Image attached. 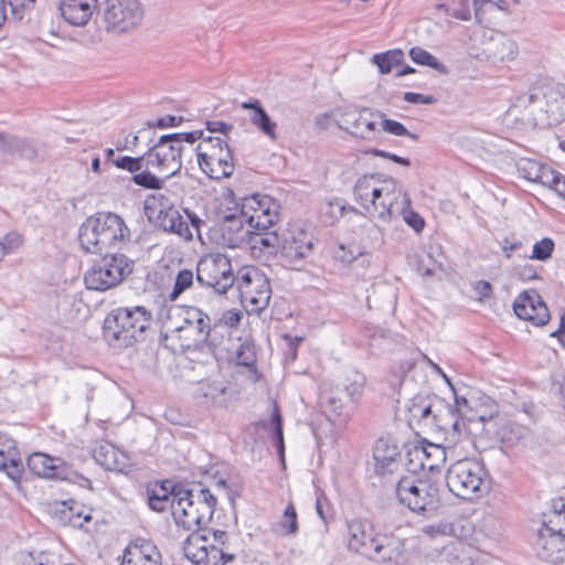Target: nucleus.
I'll return each mask as SVG.
<instances>
[{"mask_svg":"<svg viewBox=\"0 0 565 565\" xmlns=\"http://www.w3.org/2000/svg\"><path fill=\"white\" fill-rule=\"evenodd\" d=\"M348 546L379 563H387L401 556L402 541L392 534H373L370 523L352 520L348 524Z\"/></svg>","mask_w":565,"mask_h":565,"instance_id":"3","label":"nucleus"},{"mask_svg":"<svg viewBox=\"0 0 565 565\" xmlns=\"http://www.w3.org/2000/svg\"><path fill=\"white\" fill-rule=\"evenodd\" d=\"M175 497L172 514L188 530L206 525L212 520L217 501L209 489L200 488L195 491L184 488Z\"/></svg>","mask_w":565,"mask_h":565,"instance_id":"6","label":"nucleus"},{"mask_svg":"<svg viewBox=\"0 0 565 565\" xmlns=\"http://www.w3.org/2000/svg\"><path fill=\"white\" fill-rule=\"evenodd\" d=\"M544 166L535 160L522 159L518 163V171L524 179L536 182Z\"/></svg>","mask_w":565,"mask_h":565,"instance_id":"50","label":"nucleus"},{"mask_svg":"<svg viewBox=\"0 0 565 565\" xmlns=\"http://www.w3.org/2000/svg\"><path fill=\"white\" fill-rule=\"evenodd\" d=\"M280 242L281 236L276 232L264 233L252 231L247 245H250L253 249L259 248L260 250H266L269 255H273L279 254Z\"/></svg>","mask_w":565,"mask_h":565,"instance_id":"37","label":"nucleus"},{"mask_svg":"<svg viewBox=\"0 0 565 565\" xmlns=\"http://www.w3.org/2000/svg\"><path fill=\"white\" fill-rule=\"evenodd\" d=\"M409 57L412 61L418 65L429 66L430 68L446 74L448 72L447 66L438 61L436 56L430 54L428 51L423 47L415 46L409 50Z\"/></svg>","mask_w":565,"mask_h":565,"instance_id":"40","label":"nucleus"},{"mask_svg":"<svg viewBox=\"0 0 565 565\" xmlns=\"http://www.w3.org/2000/svg\"><path fill=\"white\" fill-rule=\"evenodd\" d=\"M365 377L359 372H352L342 384L349 399L354 401L362 395Z\"/></svg>","mask_w":565,"mask_h":565,"instance_id":"47","label":"nucleus"},{"mask_svg":"<svg viewBox=\"0 0 565 565\" xmlns=\"http://www.w3.org/2000/svg\"><path fill=\"white\" fill-rule=\"evenodd\" d=\"M172 136L163 135L146 152L147 169L163 174V181L175 175L182 168V150Z\"/></svg>","mask_w":565,"mask_h":565,"instance_id":"11","label":"nucleus"},{"mask_svg":"<svg viewBox=\"0 0 565 565\" xmlns=\"http://www.w3.org/2000/svg\"><path fill=\"white\" fill-rule=\"evenodd\" d=\"M404 100L411 104H426L430 105L437 102L433 95H423L419 93L406 92L404 94Z\"/></svg>","mask_w":565,"mask_h":565,"instance_id":"59","label":"nucleus"},{"mask_svg":"<svg viewBox=\"0 0 565 565\" xmlns=\"http://www.w3.org/2000/svg\"><path fill=\"white\" fill-rule=\"evenodd\" d=\"M559 175H561L559 172H556L551 167L545 164L543 167L536 182L541 183L545 186H548L553 190V185H555L556 179H558Z\"/></svg>","mask_w":565,"mask_h":565,"instance_id":"58","label":"nucleus"},{"mask_svg":"<svg viewBox=\"0 0 565 565\" xmlns=\"http://www.w3.org/2000/svg\"><path fill=\"white\" fill-rule=\"evenodd\" d=\"M396 456V448L386 447L383 440L377 441L373 452V458L376 461L377 470L390 468L395 462Z\"/></svg>","mask_w":565,"mask_h":565,"instance_id":"41","label":"nucleus"},{"mask_svg":"<svg viewBox=\"0 0 565 565\" xmlns=\"http://www.w3.org/2000/svg\"><path fill=\"white\" fill-rule=\"evenodd\" d=\"M359 254L356 249L349 248L344 244H339L333 252L334 258L343 264L352 263Z\"/></svg>","mask_w":565,"mask_h":565,"instance_id":"56","label":"nucleus"},{"mask_svg":"<svg viewBox=\"0 0 565 565\" xmlns=\"http://www.w3.org/2000/svg\"><path fill=\"white\" fill-rule=\"evenodd\" d=\"M206 128L211 132H222L224 135H227V132L233 129V125L221 120H213L206 121Z\"/></svg>","mask_w":565,"mask_h":565,"instance_id":"64","label":"nucleus"},{"mask_svg":"<svg viewBox=\"0 0 565 565\" xmlns=\"http://www.w3.org/2000/svg\"><path fill=\"white\" fill-rule=\"evenodd\" d=\"M382 180L380 174H365L359 178L354 185L355 200L366 212L373 196L381 194L379 184L382 183Z\"/></svg>","mask_w":565,"mask_h":565,"instance_id":"34","label":"nucleus"},{"mask_svg":"<svg viewBox=\"0 0 565 565\" xmlns=\"http://www.w3.org/2000/svg\"><path fill=\"white\" fill-rule=\"evenodd\" d=\"M397 217L402 216L405 223L416 233H420L425 227V220L411 207V199L406 196V204H401Z\"/></svg>","mask_w":565,"mask_h":565,"instance_id":"43","label":"nucleus"},{"mask_svg":"<svg viewBox=\"0 0 565 565\" xmlns=\"http://www.w3.org/2000/svg\"><path fill=\"white\" fill-rule=\"evenodd\" d=\"M184 489L183 487L173 486L166 480L154 483L147 488L148 503L150 509L157 512L164 511L168 507L172 509L173 501L177 500L175 494Z\"/></svg>","mask_w":565,"mask_h":565,"instance_id":"27","label":"nucleus"},{"mask_svg":"<svg viewBox=\"0 0 565 565\" xmlns=\"http://www.w3.org/2000/svg\"><path fill=\"white\" fill-rule=\"evenodd\" d=\"M183 332L186 338H192V345L202 347L209 343L215 345L211 332V319L202 310L198 308H189L184 312L183 324L177 328Z\"/></svg>","mask_w":565,"mask_h":565,"instance_id":"17","label":"nucleus"},{"mask_svg":"<svg viewBox=\"0 0 565 565\" xmlns=\"http://www.w3.org/2000/svg\"><path fill=\"white\" fill-rule=\"evenodd\" d=\"M134 270V262L124 254H105L84 276L92 290H107L120 285Z\"/></svg>","mask_w":565,"mask_h":565,"instance_id":"7","label":"nucleus"},{"mask_svg":"<svg viewBox=\"0 0 565 565\" xmlns=\"http://www.w3.org/2000/svg\"><path fill=\"white\" fill-rule=\"evenodd\" d=\"M114 164L122 170L134 173L132 182L148 190H160L163 188V180L147 169L146 152L137 158L122 156L114 160Z\"/></svg>","mask_w":565,"mask_h":565,"instance_id":"18","label":"nucleus"},{"mask_svg":"<svg viewBox=\"0 0 565 565\" xmlns=\"http://www.w3.org/2000/svg\"><path fill=\"white\" fill-rule=\"evenodd\" d=\"M169 136H172V140L177 143H179V147L183 151V142L188 143H194L196 140L203 138V131L202 130H194L190 132H175V134H169Z\"/></svg>","mask_w":565,"mask_h":565,"instance_id":"57","label":"nucleus"},{"mask_svg":"<svg viewBox=\"0 0 565 565\" xmlns=\"http://www.w3.org/2000/svg\"><path fill=\"white\" fill-rule=\"evenodd\" d=\"M255 198H243L241 203H235L233 212L222 215L221 231L224 242L231 248H239L247 245L252 230L248 223V213L256 204Z\"/></svg>","mask_w":565,"mask_h":565,"instance_id":"10","label":"nucleus"},{"mask_svg":"<svg viewBox=\"0 0 565 565\" xmlns=\"http://www.w3.org/2000/svg\"><path fill=\"white\" fill-rule=\"evenodd\" d=\"M554 247V241L550 237H544L534 244L531 258L544 262L551 258Z\"/></svg>","mask_w":565,"mask_h":565,"instance_id":"53","label":"nucleus"},{"mask_svg":"<svg viewBox=\"0 0 565 565\" xmlns=\"http://www.w3.org/2000/svg\"><path fill=\"white\" fill-rule=\"evenodd\" d=\"M184 555L195 565H225L233 562L235 555L227 553L216 544H206V537L200 533H192L184 542Z\"/></svg>","mask_w":565,"mask_h":565,"instance_id":"15","label":"nucleus"},{"mask_svg":"<svg viewBox=\"0 0 565 565\" xmlns=\"http://www.w3.org/2000/svg\"><path fill=\"white\" fill-rule=\"evenodd\" d=\"M129 241L130 230L121 216L113 212H98L87 217L78 230L79 245L90 254L121 248Z\"/></svg>","mask_w":565,"mask_h":565,"instance_id":"2","label":"nucleus"},{"mask_svg":"<svg viewBox=\"0 0 565 565\" xmlns=\"http://www.w3.org/2000/svg\"><path fill=\"white\" fill-rule=\"evenodd\" d=\"M250 198H255L257 203L253 204V209L248 213V223L252 231L265 232L275 225L278 215L271 213L269 209V198L260 199L258 194H254Z\"/></svg>","mask_w":565,"mask_h":565,"instance_id":"29","label":"nucleus"},{"mask_svg":"<svg viewBox=\"0 0 565 565\" xmlns=\"http://www.w3.org/2000/svg\"><path fill=\"white\" fill-rule=\"evenodd\" d=\"M463 427L465 422L458 414L456 406H451V404L438 397L429 428H436L446 434L452 433L454 436L458 437Z\"/></svg>","mask_w":565,"mask_h":565,"instance_id":"25","label":"nucleus"},{"mask_svg":"<svg viewBox=\"0 0 565 565\" xmlns=\"http://www.w3.org/2000/svg\"><path fill=\"white\" fill-rule=\"evenodd\" d=\"M4 151H9L12 153H18L21 157L26 159H32L35 157V150L30 142L24 139L9 136L7 137V141L2 148Z\"/></svg>","mask_w":565,"mask_h":565,"instance_id":"45","label":"nucleus"},{"mask_svg":"<svg viewBox=\"0 0 565 565\" xmlns=\"http://www.w3.org/2000/svg\"><path fill=\"white\" fill-rule=\"evenodd\" d=\"M381 116L384 117V115H381ZM382 127H383L384 131H386V132H388L391 135H394V136H406V137H409L413 140H417L418 139V136L416 134L409 132L407 130V128L402 122H399V121H396V120H393V119L383 118Z\"/></svg>","mask_w":565,"mask_h":565,"instance_id":"54","label":"nucleus"},{"mask_svg":"<svg viewBox=\"0 0 565 565\" xmlns=\"http://www.w3.org/2000/svg\"><path fill=\"white\" fill-rule=\"evenodd\" d=\"M379 189H381V194L373 196L367 213L383 222H391L397 218L398 207L401 204H406L408 194L393 178L383 179Z\"/></svg>","mask_w":565,"mask_h":565,"instance_id":"13","label":"nucleus"},{"mask_svg":"<svg viewBox=\"0 0 565 565\" xmlns=\"http://www.w3.org/2000/svg\"><path fill=\"white\" fill-rule=\"evenodd\" d=\"M17 456L14 440L0 433V470L6 471L11 479H18L22 472V463Z\"/></svg>","mask_w":565,"mask_h":565,"instance_id":"31","label":"nucleus"},{"mask_svg":"<svg viewBox=\"0 0 565 565\" xmlns=\"http://www.w3.org/2000/svg\"><path fill=\"white\" fill-rule=\"evenodd\" d=\"M313 250V235L300 226H291L281 234L279 257L290 268L309 257Z\"/></svg>","mask_w":565,"mask_h":565,"instance_id":"14","label":"nucleus"},{"mask_svg":"<svg viewBox=\"0 0 565 565\" xmlns=\"http://www.w3.org/2000/svg\"><path fill=\"white\" fill-rule=\"evenodd\" d=\"M439 11L458 20L468 21L471 19V8L467 2H441L437 6Z\"/></svg>","mask_w":565,"mask_h":565,"instance_id":"46","label":"nucleus"},{"mask_svg":"<svg viewBox=\"0 0 565 565\" xmlns=\"http://www.w3.org/2000/svg\"><path fill=\"white\" fill-rule=\"evenodd\" d=\"M120 565H161V554L151 542L128 547Z\"/></svg>","mask_w":565,"mask_h":565,"instance_id":"30","label":"nucleus"},{"mask_svg":"<svg viewBox=\"0 0 565 565\" xmlns=\"http://www.w3.org/2000/svg\"><path fill=\"white\" fill-rule=\"evenodd\" d=\"M535 552L540 559L561 564L565 562V536L554 534L542 529L537 530Z\"/></svg>","mask_w":565,"mask_h":565,"instance_id":"22","label":"nucleus"},{"mask_svg":"<svg viewBox=\"0 0 565 565\" xmlns=\"http://www.w3.org/2000/svg\"><path fill=\"white\" fill-rule=\"evenodd\" d=\"M106 30L117 34L128 32L143 18L140 2H97Z\"/></svg>","mask_w":565,"mask_h":565,"instance_id":"12","label":"nucleus"},{"mask_svg":"<svg viewBox=\"0 0 565 565\" xmlns=\"http://www.w3.org/2000/svg\"><path fill=\"white\" fill-rule=\"evenodd\" d=\"M481 54L492 62L513 60L516 54V44L503 33L487 30L482 33Z\"/></svg>","mask_w":565,"mask_h":565,"instance_id":"20","label":"nucleus"},{"mask_svg":"<svg viewBox=\"0 0 565 565\" xmlns=\"http://www.w3.org/2000/svg\"><path fill=\"white\" fill-rule=\"evenodd\" d=\"M227 391V386L221 382L202 381L198 383L195 398L206 405L226 406Z\"/></svg>","mask_w":565,"mask_h":565,"instance_id":"33","label":"nucleus"},{"mask_svg":"<svg viewBox=\"0 0 565 565\" xmlns=\"http://www.w3.org/2000/svg\"><path fill=\"white\" fill-rule=\"evenodd\" d=\"M235 359L238 365L253 369L256 364L255 345L250 340H241Z\"/></svg>","mask_w":565,"mask_h":565,"instance_id":"44","label":"nucleus"},{"mask_svg":"<svg viewBox=\"0 0 565 565\" xmlns=\"http://www.w3.org/2000/svg\"><path fill=\"white\" fill-rule=\"evenodd\" d=\"M345 211L344 204L340 200L329 201L328 209L326 213L330 215L331 218L338 220L343 216Z\"/></svg>","mask_w":565,"mask_h":565,"instance_id":"62","label":"nucleus"},{"mask_svg":"<svg viewBox=\"0 0 565 565\" xmlns=\"http://www.w3.org/2000/svg\"><path fill=\"white\" fill-rule=\"evenodd\" d=\"M513 310L520 319L536 327L545 326L551 319L547 306L534 289L521 292L513 302Z\"/></svg>","mask_w":565,"mask_h":565,"instance_id":"16","label":"nucleus"},{"mask_svg":"<svg viewBox=\"0 0 565 565\" xmlns=\"http://www.w3.org/2000/svg\"><path fill=\"white\" fill-rule=\"evenodd\" d=\"M152 312L143 306L119 307L105 318L103 335L114 349L130 348L146 339Z\"/></svg>","mask_w":565,"mask_h":565,"instance_id":"1","label":"nucleus"},{"mask_svg":"<svg viewBox=\"0 0 565 565\" xmlns=\"http://www.w3.org/2000/svg\"><path fill=\"white\" fill-rule=\"evenodd\" d=\"M373 113L367 109L347 111L340 116L339 126L352 136L373 140L376 136V122Z\"/></svg>","mask_w":565,"mask_h":565,"instance_id":"21","label":"nucleus"},{"mask_svg":"<svg viewBox=\"0 0 565 565\" xmlns=\"http://www.w3.org/2000/svg\"><path fill=\"white\" fill-rule=\"evenodd\" d=\"M235 282L241 301L252 311H262L270 300L271 288L267 276L255 266L239 268Z\"/></svg>","mask_w":565,"mask_h":565,"instance_id":"8","label":"nucleus"},{"mask_svg":"<svg viewBox=\"0 0 565 565\" xmlns=\"http://www.w3.org/2000/svg\"><path fill=\"white\" fill-rule=\"evenodd\" d=\"M29 470L42 478L67 479L70 468L60 458L51 457L43 452H34L26 460Z\"/></svg>","mask_w":565,"mask_h":565,"instance_id":"23","label":"nucleus"},{"mask_svg":"<svg viewBox=\"0 0 565 565\" xmlns=\"http://www.w3.org/2000/svg\"><path fill=\"white\" fill-rule=\"evenodd\" d=\"M23 243L22 235L17 232L8 233L2 239H0V247L3 253V257L15 250Z\"/></svg>","mask_w":565,"mask_h":565,"instance_id":"55","label":"nucleus"},{"mask_svg":"<svg viewBox=\"0 0 565 565\" xmlns=\"http://www.w3.org/2000/svg\"><path fill=\"white\" fill-rule=\"evenodd\" d=\"M490 4L499 10H505L508 2H473V12L476 21L479 23L483 22V7Z\"/></svg>","mask_w":565,"mask_h":565,"instance_id":"60","label":"nucleus"},{"mask_svg":"<svg viewBox=\"0 0 565 565\" xmlns=\"http://www.w3.org/2000/svg\"><path fill=\"white\" fill-rule=\"evenodd\" d=\"M145 211L148 218L163 231L178 234L186 239L192 238L188 223L173 206L157 209L150 206L148 201H146Z\"/></svg>","mask_w":565,"mask_h":565,"instance_id":"19","label":"nucleus"},{"mask_svg":"<svg viewBox=\"0 0 565 565\" xmlns=\"http://www.w3.org/2000/svg\"><path fill=\"white\" fill-rule=\"evenodd\" d=\"M269 425L273 430V439L275 441L277 452H278L280 459L284 461L285 444H284V433H282V418H281V414H280V411L277 405H275V407H274Z\"/></svg>","mask_w":565,"mask_h":565,"instance_id":"42","label":"nucleus"},{"mask_svg":"<svg viewBox=\"0 0 565 565\" xmlns=\"http://www.w3.org/2000/svg\"><path fill=\"white\" fill-rule=\"evenodd\" d=\"M233 159L231 149L226 141L218 137L203 138L198 147V159Z\"/></svg>","mask_w":565,"mask_h":565,"instance_id":"35","label":"nucleus"},{"mask_svg":"<svg viewBox=\"0 0 565 565\" xmlns=\"http://www.w3.org/2000/svg\"><path fill=\"white\" fill-rule=\"evenodd\" d=\"M446 484L456 497L473 500L488 492V472L480 461L465 458L448 468Z\"/></svg>","mask_w":565,"mask_h":565,"instance_id":"5","label":"nucleus"},{"mask_svg":"<svg viewBox=\"0 0 565 565\" xmlns=\"http://www.w3.org/2000/svg\"><path fill=\"white\" fill-rule=\"evenodd\" d=\"M540 529L565 536V514H542Z\"/></svg>","mask_w":565,"mask_h":565,"instance_id":"49","label":"nucleus"},{"mask_svg":"<svg viewBox=\"0 0 565 565\" xmlns=\"http://www.w3.org/2000/svg\"><path fill=\"white\" fill-rule=\"evenodd\" d=\"M98 9V6H92L90 2H73V25H84L88 22L93 14V9Z\"/></svg>","mask_w":565,"mask_h":565,"instance_id":"52","label":"nucleus"},{"mask_svg":"<svg viewBox=\"0 0 565 565\" xmlns=\"http://www.w3.org/2000/svg\"><path fill=\"white\" fill-rule=\"evenodd\" d=\"M422 452L425 455L426 460L422 461L420 466L429 472L438 470L440 465L446 461V449L441 446L429 444L422 449Z\"/></svg>","mask_w":565,"mask_h":565,"instance_id":"39","label":"nucleus"},{"mask_svg":"<svg viewBox=\"0 0 565 565\" xmlns=\"http://www.w3.org/2000/svg\"><path fill=\"white\" fill-rule=\"evenodd\" d=\"M182 121H183L182 117L167 115L164 117L159 118L153 126L163 129V128H168V127L179 126Z\"/></svg>","mask_w":565,"mask_h":565,"instance_id":"63","label":"nucleus"},{"mask_svg":"<svg viewBox=\"0 0 565 565\" xmlns=\"http://www.w3.org/2000/svg\"><path fill=\"white\" fill-rule=\"evenodd\" d=\"M436 395L417 394L406 404L407 422L411 427L429 428L436 407Z\"/></svg>","mask_w":565,"mask_h":565,"instance_id":"24","label":"nucleus"},{"mask_svg":"<svg viewBox=\"0 0 565 565\" xmlns=\"http://www.w3.org/2000/svg\"><path fill=\"white\" fill-rule=\"evenodd\" d=\"M235 279L231 260L224 254H207L196 265V281L220 295L226 294Z\"/></svg>","mask_w":565,"mask_h":565,"instance_id":"9","label":"nucleus"},{"mask_svg":"<svg viewBox=\"0 0 565 565\" xmlns=\"http://www.w3.org/2000/svg\"><path fill=\"white\" fill-rule=\"evenodd\" d=\"M193 284V273L189 269H182L178 273L170 299L175 300L184 290Z\"/></svg>","mask_w":565,"mask_h":565,"instance_id":"51","label":"nucleus"},{"mask_svg":"<svg viewBox=\"0 0 565 565\" xmlns=\"http://www.w3.org/2000/svg\"><path fill=\"white\" fill-rule=\"evenodd\" d=\"M201 170L211 179L221 180L228 178L234 172L233 159H198Z\"/></svg>","mask_w":565,"mask_h":565,"instance_id":"36","label":"nucleus"},{"mask_svg":"<svg viewBox=\"0 0 565 565\" xmlns=\"http://www.w3.org/2000/svg\"><path fill=\"white\" fill-rule=\"evenodd\" d=\"M445 256L438 246H429L428 249L417 255L416 270L423 277H430L437 271H446Z\"/></svg>","mask_w":565,"mask_h":565,"instance_id":"32","label":"nucleus"},{"mask_svg":"<svg viewBox=\"0 0 565 565\" xmlns=\"http://www.w3.org/2000/svg\"><path fill=\"white\" fill-rule=\"evenodd\" d=\"M284 535H295L298 531L297 512L292 502H289L279 521Z\"/></svg>","mask_w":565,"mask_h":565,"instance_id":"48","label":"nucleus"},{"mask_svg":"<svg viewBox=\"0 0 565 565\" xmlns=\"http://www.w3.org/2000/svg\"><path fill=\"white\" fill-rule=\"evenodd\" d=\"M473 289L478 294L480 301H483L484 299L492 297V294H493L492 286L487 280L477 281L473 285Z\"/></svg>","mask_w":565,"mask_h":565,"instance_id":"61","label":"nucleus"},{"mask_svg":"<svg viewBox=\"0 0 565 565\" xmlns=\"http://www.w3.org/2000/svg\"><path fill=\"white\" fill-rule=\"evenodd\" d=\"M241 107L249 111L250 122L266 137L275 141L277 139L276 128L277 124L271 120L262 103L252 98L247 102H243Z\"/></svg>","mask_w":565,"mask_h":565,"instance_id":"28","label":"nucleus"},{"mask_svg":"<svg viewBox=\"0 0 565 565\" xmlns=\"http://www.w3.org/2000/svg\"><path fill=\"white\" fill-rule=\"evenodd\" d=\"M94 460L106 470L126 472L130 463L129 457L108 441H99L92 449Z\"/></svg>","mask_w":565,"mask_h":565,"instance_id":"26","label":"nucleus"},{"mask_svg":"<svg viewBox=\"0 0 565 565\" xmlns=\"http://www.w3.org/2000/svg\"><path fill=\"white\" fill-rule=\"evenodd\" d=\"M395 494L399 503L411 511L426 514L439 508L441 487L439 480L433 476L407 475L397 481Z\"/></svg>","mask_w":565,"mask_h":565,"instance_id":"4","label":"nucleus"},{"mask_svg":"<svg viewBox=\"0 0 565 565\" xmlns=\"http://www.w3.org/2000/svg\"><path fill=\"white\" fill-rule=\"evenodd\" d=\"M404 52L402 50H390L384 53L374 54L372 63L379 67L381 74H388L394 66H398L404 61Z\"/></svg>","mask_w":565,"mask_h":565,"instance_id":"38","label":"nucleus"}]
</instances>
